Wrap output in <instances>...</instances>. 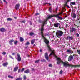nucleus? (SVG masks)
Returning <instances> with one entry per match:
<instances>
[{"mask_svg":"<svg viewBox=\"0 0 80 80\" xmlns=\"http://www.w3.org/2000/svg\"><path fill=\"white\" fill-rule=\"evenodd\" d=\"M61 62L63 64V66L65 67H72L76 68L80 67V64L78 65H72V64H70L68 63V62H64L61 60V59H60V58H59V65H60V64Z\"/></svg>","mask_w":80,"mask_h":80,"instance_id":"nucleus-1","label":"nucleus"},{"mask_svg":"<svg viewBox=\"0 0 80 80\" xmlns=\"http://www.w3.org/2000/svg\"><path fill=\"white\" fill-rule=\"evenodd\" d=\"M42 38H43L44 42L46 43V44H47V47L48 48L49 51L50 52H51V53L49 55V56H51V55H55V50H53L52 51L50 48V47L48 45V44L50 43V41L46 39V38H45L44 36V38L42 37Z\"/></svg>","mask_w":80,"mask_h":80,"instance_id":"nucleus-2","label":"nucleus"},{"mask_svg":"<svg viewBox=\"0 0 80 80\" xmlns=\"http://www.w3.org/2000/svg\"><path fill=\"white\" fill-rule=\"evenodd\" d=\"M60 14H61L60 13H59V14L57 15H53V16H52V15L49 16H48V18L50 19V18H52V17H56V18H58L59 19H60L61 20H62L63 18L59 16H60Z\"/></svg>","mask_w":80,"mask_h":80,"instance_id":"nucleus-3","label":"nucleus"},{"mask_svg":"<svg viewBox=\"0 0 80 80\" xmlns=\"http://www.w3.org/2000/svg\"><path fill=\"white\" fill-rule=\"evenodd\" d=\"M63 34V32L61 31L58 30L56 32V35L58 37H62Z\"/></svg>","mask_w":80,"mask_h":80,"instance_id":"nucleus-4","label":"nucleus"},{"mask_svg":"<svg viewBox=\"0 0 80 80\" xmlns=\"http://www.w3.org/2000/svg\"><path fill=\"white\" fill-rule=\"evenodd\" d=\"M44 24L43 25H41V36L42 37H43L44 38V35H43V31H44V28H43V27H44Z\"/></svg>","mask_w":80,"mask_h":80,"instance_id":"nucleus-5","label":"nucleus"},{"mask_svg":"<svg viewBox=\"0 0 80 80\" xmlns=\"http://www.w3.org/2000/svg\"><path fill=\"white\" fill-rule=\"evenodd\" d=\"M48 19H49V18H48H48H47L46 20H44V21H42L41 20H39V23H42V24H41V25L44 24V25H45V24H47V20H48Z\"/></svg>","mask_w":80,"mask_h":80,"instance_id":"nucleus-6","label":"nucleus"},{"mask_svg":"<svg viewBox=\"0 0 80 80\" xmlns=\"http://www.w3.org/2000/svg\"><path fill=\"white\" fill-rule=\"evenodd\" d=\"M17 55L18 57V62H20V61H21V60H22V58H21V57H20V54L18 53Z\"/></svg>","mask_w":80,"mask_h":80,"instance_id":"nucleus-7","label":"nucleus"},{"mask_svg":"<svg viewBox=\"0 0 80 80\" xmlns=\"http://www.w3.org/2000/svg\"><path fill=\"white\" fill-rule=\"evenodd\" d=\"M45 58L48 61L49 59V58L48 57V53L47 52H46L45 54Z\"/></svg>","mask_w":80,"mask_h":80,"instance_id":"nucleus-8","label":"nucleus"},{"mask_svg":"<svg viewBox=\"0 0 80 80\" xmlns=\"http://www.w3.org/2000/svg\"><path fill=\"white\" fill-rule=\"evenodd\" d=\"M45 58L48 61L49 59V58L48 57V53L47 52H46L45 54Z\"/></svg>","mask_w":80,"mask_h":80,"instance_id":"nucleus-9","label":"nucleus"},{"mask_svg":"<svg viewBox=\"0 0 80 80\" xmlns=\"http://www.w3.org/2000/svg\"><path fill=\"white\" fill-rule=\"evenodd\" d=\"M73 59V56L72 55H71L69 57L68 61H72V60Z\"/></svg>","mask_w":80,"mask_h":80,"instance_id":"nucleus-10","label":"nucleus"},{"mask_svg":"<svg viewBox=\"0 0 80 80\" xmlns=\"http://www.w3.org/2000/svg\"><path fill=\"white\" fill-rule=\"evenodd\" d=\"M71 15V17H73V18H76V14H75V13H73V14L72 13Z\"/></svg>","mask_w":80,"mask_h":80,"instance_id":"nucleus-11","label":"nucleus"},{"mask_svg":"<svg viewBox=\"0 0 80 80\" xmlns=\"http://www.w3.org/2000/svg\"><path fill=\"white\" fill-rule=\"evenodd\" d=\"M19 7H20V4H18L16 5L15 8L16 9V10H18L19 9Z\"/></svg>","mask_w":80,"mask_h":80,"instance_id":"nucleus-12","label":"nucleus"},{"mask_svg":"<svg viewBox=\"0 0 80 80\" xmlns=\"http://www.w3.org/2000/svg\"><path fill=\"white\" fill-rule=\"evenodd\" d=\"M77 29L74 28H71L70 31L71 32H75V31H76Z\"/></svg>","mask_w":80,"mask_h":80,"instance_id":"nucleus-13","label":"nucleus"},{"mask_svg":"<svg viewBox=\"0 0 80 80\" xmlns=\"http://www.w3.org/2000/svg\"><path fill=\"white\" fill-rule=\"evenodd\" d=\"M18 67L17 66H16V67L14 68V72H16V71H17V70H18Z\"/></svg>","mask_w":80,"mask_h":80,"instance_id":"nucleus-14","label":"nucleus"},{"mask_svg":"<svg viewBox=\"0 0 80 80\" xmlns=\"http://www.w3.org/2000/svg\"><path fill=\"white\" fill-rule=\"evenodd\" d=\"M14 42V40L13 39H12L9 41V43L11 45H13V42Z\"/></svg>","mask_w":80,"mask_h":80,"instance_id":"nucleus-15","label":"nucleus"},{"mask_svg":"<svg viewBox=\"0 0 80 80\" xmlns=\"http://www.w3.org/2000/svg\"><path fill=\"white\" fill-rule=\"evenodd\" d=\"M0 31L2 32H4L5 31V29L3 28H0Z\"/></svg>","mask_w":80,"mask_h":80,"instance_id":"nucleus-16","label":"nucleus"},{"mask_svg":"<svg viewBox=\"0 0 80 80\" xmlns=\"http://www.w3.org/2000/svg\"><path fill=\"white\" fill-rule=\"evenodd\" d=\"M68 40H73V38L72 37V36H68Z\"/></svg>","mask_w":80,"mask_h":80,"instance_id":"nucleus-17","label":"nucleus"},{"mask_svg":"<svg viewBox=\"0 0 80 80\" xmlns=\"http://www.w3.org/2000/svg\"><path fill=\"white\" fill-rule=\"evenodd\" d=\"M60 24H59V23H56L55 24H54V25L55 27H58V25H59Z\"/></svg>","mask_w":80,"mask_h":80,"instance_id":"nucleus-18","label":"nucleus"},{"mask_svg":"<svg viewBox=\"0 0 80 80\" xmlns=\"http://www.w3.org/2000/svg\"><path fill=\"white\" fill-rule=\"evenodd\" d=\"M24 73H30V70L28 69L24 71Z\"/></svg>","mask_w":80,"mask_h":80,"instance_id":"nucleus-19","label":"nucleus"},{"mask_svg":"<svg viewBox=\"0 0 80 80\" xmlns=\"http://www.w3.org/2000/svg\"><path fill=\"white\" fill-rule=\"evenodd\" d=\"M70 1H71V0H67V1L66 2L65 4L64 5L65 6H67V3H68V2H70Z\"/></svg>","mask_w":80,"mask_h":80,"instance_id":"nucleus-20","label":"nucleus"},{"mask_svg":"<svg viewBox=\"0 0 80 80\" xmlns=\"http://www.w3.org/2000/svg\"><path fill=\"white\" fill-rule=\"evenodd\" d=\"M70 5H75L76 2H70Z\"/></svg>","mask_w":80,"mask_h":80,"instance_id":"nucleus-21","label":"nucleus"},{"mask_svg":"<svg viewBox=\"0 0 80 80\" xmlns=\"http://www.w3.org/2000/svg\"><path fill=\"white\" fill-rule=\"evenodd\" d=\"M35 39L32 40L31 42V44H32V45H33V44H34V43H35Z\"/></svg>","mask_w":80,"mask_h":80,"instance_id":"nucleus-22","label":"nucleus"},{"mask_svg":"<svg viewBox=\"0 0 80 80\" xmlns=\"http://www.w3.org/2000/svg\"><path fill=\"white\" fill-rule=\"evenodd\" d=\"M67 52L69 53H73V51L70 49H68L67 50Z\"/></svg>","mask_w":80,"mask_h":80,"instance_id":"nucleus-23","label":"nucleus"},{"mask_svg":"<svg viewBox=\"0 0 80 80\" xmlns=\"http://www.w3.org/2000/svg\"><path fill=\"white\" fill-rule=\"evenodd\" d=\"M8 62H6L4 63L3 64V66H4V67H5V66H7V65H8Z\"/></svg>","mask_w":80,"mask_h":80,"instance_id":"nucleus-24","label":"nucleus"},{"mask_svg":"<svg viewBox=\"0 0 80 80\" xmlns=\"http://www.w3.org/2000/svg\"><path fill=\"white\" fill-rule=\"evenodd\" d=\"M20 42H23V41H24V39H23V38L21 37H20Z\"/></svg>","mask_w":80,"mask_h":80,"instance_id":"nucleus-25","label":"nucleus"},{"mask_svg":"<svg viewBox=\"0 0 80 80\" xmlns=\"http://www.w3.org/2000/svg\"><path fill=\"white\" fill-rule=\"evenodd\" d=\"M8 21H12L13 20V19L12 18H8L7 19Z\"/></svg>","mask_w":80,"mask_h":80,"instance_id":"nucleus-26","label":"nucleus"},{"mask_svg":"<svg viewBox=\"0 0 80 80\" xmlns=\"http://www.w3.org/2000/svg\"><path fill=\"white\" fill-rule=\"evenodd\" d=\"M52 8L50 7L49 9V11L50 13H52Z\"/></svg>","mask_w":80,"mask_h":80,"instance_id":"nucleus-27","label":"nucleus"},{"mask_svg":"<svg viewBox=\"0 0 80 80\" xmlns=\"http://www.w3.org/2000/svg\"><path fill=\"white\" fill-rule=\"evenodd\" d=\"M77 52L78 53V54L79 55H80V50H79V49H78L77 50Z\"/></svg>","mask_w":80,"mask_h":80,"instance_id":"nucleus-28","label":"nucleus"},{"mask_svg":"<svg viewBox=\"0 0 80 80\" xmlns=\"http://www.w3.org/2000/svg\"><path fill=\"white\" fill-rule=\"evenodd\" d=\"M29 35L30 36H32V35H34V33L33 32H31L29 33Z\"/></svg>","mask_w":80,"mask_h":80,"instance_id":"nucleus-29","label":"nucleus"},{"mask_svg":"<svg viewBox=\"0 0 80 80\" xmlns=\"http://www.w3.org/2000/svg\"><path fill=\"white\" fill-rule=\"evenodd\" d=\"M22 80V78H17L16 80Z\"/></svg>","mask_w":80,"mask_h":80,"instance_id":"nucleus-30","label":"nucleus"},{"mask_svg":"<svg viewBox=\"0 0 80 80\" xmlns=\"http://www.w3.org/2000/svg\"><path fill=\"white\" fill-rule=\"evenodd\" d=\"M14 43L15 45H17L18 43V41H15L14 42Z\"/></svg>","mask_w":80,"mask_h":80,"instance_id":"nucleus-31","label":"nucleus"},{"mask_svg":"<svg viewBox=\"0 0 80 80\" xmlns=\"http://www.w3.org/2000/svg\"><path fill=\"white\" fill-rule=\"evenodd\" d=\"M10 58H11V59H12V60H13L14 59L13 58V57L11 55H9Z\"/></svg>","mask_w":80,"mask_h":80,"instance_id":"nucleus-32","label":"nucleus"},{"mask_svg":"<svg viewBox=\"0 0 80 80\" xmlns=\"http://www.w3.org/2000/svg\"><path fill=\"white\" fill-rule=\"evenodd\" d=\"M8 77L9 78H12V79L13 78V76H11L10 75L8 76Z\"/></svg>","mask_w":80,"mask_h":80,"instance_id":"nucleus-33","label":"nucleus"},{"mask_svg":"<svg viewBox=\"0 0 80 80\" xmlns=\"http://www.w3.org/2000/svg\"><path fill=\"white\" fill-rule=\"evenodd\" d=\"M30 45V43L29 42H27L26 44H25V45Z\"/></svg>","mask_w":80,"mask_h":80,"instance_id":"nucleus-34","label":"nucleus"},{"mask_svg":"<svg viewBox=\"0 0 80 80\" xmlns=\"http://www.w3.org/2000/svg\"><path fill=\"white\" fill-rule=\"evenodd\" d=\"M39 61H40V59H39L38 60H36L35 61V63H38L39 62Z\"/></svg>","mask_w":80,"mask_h":80,"instance_id":"nucleus-35","label":"nucleus"},{"mask_svg":"<svg viewBox=\"0 0 80 80\" xmlns=\"http://www.w3.org/2000/svg\"><path fill=\"white\" fill-rule=\"evenodd\" d=\"M49 35L47 33H45L44 34V36H49Z\"/></svg>","mask_w":80,"mask_h":80,"instance_id":"nucleus-36","label":"nucleus"},{"mask_svg":"<svg viewBox=\"0 0 80 80\" xmlns=\"http://www.w3.org/2000/svg\"><path fill=\"white\" fill-rule=\"evenodd\" d=\"M24 70H25V68H23L21 70V72H23Z\"/></svg>","mask_w":80,"mask_h":80,"instance_id":"nucleus-37","label":"nucleus"},{"mask_svg":"<svg viewBox=\"0 0 80 80\" xmlns=\"http://www.w3.org/2000/svg\"><path fill=\"white\" fill-rule=\"evenodd\" d=\"M2 55H5L6 54V52H2Z\"/></svg>","mask_w":80,"mask_h":80,"instance_id":"nucleus-38","label":"nucleus"},{"mask_svg":"<svg viewBox=\"0 0 80 80\" xmlns=\"http://www.w3.org/2000/svg\"><path fill=\"white\" fill-rule=\"evenodd\" d=\"M52 64H50L49 65V67H52Z\"/></svg>","mask_w":80,"mask_h":80,"instance_id":"nucleus-39","label":"nucleus"},{"mask_svg":"<svg viewBox=\"0 0 80 80\" xmlns=\"http://www.w3.org/2000/svg\"><path fill=\"white\" fill-rule=\"evenodd\" d=\"M60 74H62V73H63V71L61 70L60 72Z\"/></svg>","mask_w":80,"mask_h":80,"instance_id":"nucleus-40","label":"nucleus"},{"mask_svg":"<svg viewBox=\"0 0 80 80\" xmlns=\"http://www.w3.org/2000/svg\"><path fill=\"white\" fill-rule=\"evenodd\" d=\"M22 23H25L26 22L25 20H23L22 21Z\"/></svg>","mask_w":80,"mask_h":80,"instance_id":"nucleus-41","label":"nucleus"},{"mask_svg":"<svg viewBox=\"0 0 80 80\" xmlns=\"http://www.w3.org/2000/svg\"><path fill=\"white\" fill-rule=\"evenodd\" d=\"M31 69L32 70V71H35V69H34V68H32Z\"/></svg>","mask_w":80,"mask_h":80,"instance_id":"nucleus-42","label":"nucleus"},{"mask_svg":"<svg viewBox=\"0 0 80 80\" xmlns=\"http://www.w3.org/2000/svg\"><path fill=\"white\" fill-rule=\"evenodd\" d=\"M3 1L4 2H5V3H6V4H7L8 2H6V1H5V0H3Z\"/></svg>","mask_w":80,"mask_h":80,"instance_id":"nucleus-43","label":"nucleus"},{"mask_svg":"<svg viewBox=\"0 0 80 80\" xmlns=\"http://www.w3.org/2000/svg\"><path fill=\"white\" fill-rule=\"evenodd\" d=\"M59 28L61 29V28H62V27L61 26H59Z\"/></svg>","mask_w":80,"mask_h":80,"instance_id":"nucleus-44","label":"nucleus"},{"mask_svg":"<svg viewBox=\"0 0 80 80\" xmlns=\"http://www.w3.org/2000/svg\"><path fill=\"white\" fill-rule=\"evenodd\" d=\"M26 78H26V76H24V80H25V79H26Z\"/></svg>","mask_w":80,"mask_h":80,"instance_id":"nucleus-45","label":"nucleus"},{"mask_svg":"<svg viewBox=\"0 0 80 80\" xmlns=\"http://www.w3.org/2000/svg\"><path fill=\"white\" fill-rule=\"evenodd\" d=\"M68 36H67L66 38V40H68Z\"/></svg>","mask_w":80,"mask_h":80,"instance_id":"nucleus-46","label":"nucleus"},{"mask_svg":"<svg viewBox=\"0 0 80 80\" xmlns=\"http://www.w3.org/2000/svg\"><path fill=\"white\" fill-rule=\"evenodd\" d=\"M77 37H79V34L78 33H76Z\"/></svg>","mask_w":80,"mask_h":80,"instance_id":"nucleus-47","label":"nucleus"},{"mask_svg":"<svg viewBox=\"0 0 80 80\" xmlns=\"http://www.w3.org/2000/svg\"><path fill=\"white\" fill-rule=\"evenodd\" d=\"M55 21V19H52V22H54Z\"/></svg>","mask_w":80,"mask_h":80,"instance_id":"nucleus-48","label":"nucleus"},{"mask_svg":"<svg viewBox=\"0 0 80 80\" xmlns=\"http://www.w3.org/2000/svg\"><path fill=\"white\" fill-rule=\"evenodd\" d=\"M41 62H44L45 61V59H43L41 60Z\"/></svg>","mask_w":80,"mask_h":80,"instance_id":"nucleus-49","label":"nucleus"},{"mask_svg":"<svg viewBox=\"0 0 80 80\" xmlns=\"http://www.w3.org/2000/svg\"><path fill=\"white\" fill-rule=\"evenodd\" d=\"M38 15H39V13H37L35 14V15L36 16Z\"/></svg>","mask_w":80,"mask_h":80,"instance_id":"nucleus-50","label":"nucleus"},{"mask_svg":"<svg viewBox=\"0 0 80 80\" xmlns=\"http://www.w3.org/2000/svg\"><path fill=\"white\" fill-rule=\"evenodd\" d=\"M73 56H74V57H75V56H78V55H75V54H73Z\"/></svg>","mask_w":80,"mask_h":80,"instance_id":"nucleus-51","label":"nucleus"},{"mask_svg":"<svg viewBox=\"0 0 80 80\" xmlns=\"http://www.w3.org/2000/svg\"><path fill=\"white\" fill-rule=\"evenodd\" d=\"M66 28H67V27H68V24H66Z\"/></svg>","mask_w":80,"mask_h":80,"instance_id":"nucleus-52","label":"nucleus"},{"mask_svg":"<svg viewBox=\"0 0 80 80\" xmlns=\"http://www.w3.org/2000/svg\"><path fill=\"white\" fill-rule=\"evenodd\" d=\"M20 69H18V73H20Z\"/></svg>","mask_w":80,"mask_h":80,"instance_id":"nucleus-53","label":"nucleus"},{"mask_svg":"<svg viewBox=\"0 0 80 80\" xmlns=\"http://www.w3.org/2000/svg\"><path fill=\"white\" fill-rule=\"evenodd\" d=\"M30 25H32V22H30Z\"/></svg>","mask_w":80,"mask_h":80,"instance_id":"nucleus-54","label":"nucleus"},{"mask_svg":"<svg viewBox=\"0 0 80 80\" xmlns=\"http://www.w3.org/2000/svg\"><path fill=\"white\" fill-rule=\"evenodd\" d=\"M15 55V53H12V55Z\"/></svg>","mask_w":80,"mask_h":80,"instance_id":"nucleus-55","label":"nucleus"},{"mask_svg":"<svg viewBox=\"0 0 80 80\" xmlns=\"http://www.w3.org/2000/svg\"><path fill=\"white\" fill-rule=\"evenodd\" d=\"M40 52H42V50L40 49Z\"/></svg>","mask_w":80,"mask_h":80,"instance_id":"nucleus-56","label":"nucleus"},{"mask_svg":"<svg viewBox=\"0 0 80 80\" xmlns=\"http://www.w3.org/2000/svg\"><path fill=\"white\" fill-rule=\"evenodd\" d=\"M44 4V5H46V4H48V3H45Z\"/></svg>","mask_w":80,"mask_h":80,"instance_id":"nucleus-57","label":"nucleus"},{"mask_svg":"<svg viewBox=\"0 0 80 80\" xmlns=\"http://www.w3.org/2000/svg\"><path fill=\"white\" fill-rule=\"evenodd\" d=\"M58 10V8H57L56 9V11H57Z\"/></svg>","mask_w":80,"mask_h":80,"instance_id":"nucleus-58","label":"nucleus"},{"mask_svg":"<svg viewBox=\"0 0 80 80\" xmlns=\"http://www.w3.org/2000/svg\"><path fill=\"white\" fill-rule=\"evenodd\" d=\"M14 18L15 19H17V17H14Z\"/></svg>","mask_w":80,"mask_h":80,"instance_id":"nucleus-59","label":"nucleus"},{"mask_svg":"<svg viewBox=\"0 0 80 80\" xmlns=\"http://www.w3.org/2000/svg\"><path fill=\"white\" fill-rule=\"evenodd\" d=\"M67 6L68 7V8H70V7L69 6Z\"/></svg>","mask_w":80,"mask_h":80,"instance_id":"nucleus-60","label":"nucleus"},{"mask_svg":"<svg viewBox=\"0 0 80 80\" xmlns=\"http://www.w3.org/2000/svg\"><path fill=\"white\" fill-rule=\"evenodd\" d=\"M28 48V46H27V47H25L26 48Z\"/></svg>","mask_w":80,"mask_h":80,"instance_id":"nucleus-61","label":"nucleus"},{"mask_svg":"<svg viewBox=\"0 0 80 80\" xmlns=\"http://www.w3.org/2000/svg\"><path fill=\"white\" fill-rule=\"evenodd\" d=\"M67 17H68V16H66L65 17L66 18Z\"/></svg>","mask_w":80,"mask_h":80,"instance_id":"nucleus-62","label":"nucleus"},{"mask_svg":"<svg viewBox=\"0 0 80 80\" xmlns=\"http://www.w3.org/2000/svg\"><path fill=\"white\" fill-rule=\"evenodd\" d=\"M49 5H51V4H50V3H49Z\"/></svg>","mask_w":80,"mask_h":80,"instance_id":"nucleus-63","label":"nucleus"},{"mask_svg":"<svg viewBox=\"0 0 80 80\" xmlns=\"http://www.w3.org/2000/svg\"><path fill=\"white\" fill-rule=\"evenodd\" d=\"M33 46H35V44H34Z\"/></svg>","mask_w":80,"mask_h":80,"instance_id":"nucleus-64","label":"nucleus"}]
</instances>
